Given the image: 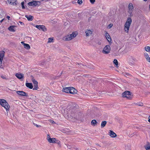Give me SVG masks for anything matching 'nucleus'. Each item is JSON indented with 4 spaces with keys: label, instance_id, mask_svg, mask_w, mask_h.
Here are the masks:
<instances>
[{
    "label": "nucleus",
    "instance_id": "72a5a7b5",
    "mask_svg": "<svg viewBox=\"0 0 150 150\" xmlns=\"http://www.w3.org/2000/svg\"><path fill=\"white\" fill-rule=\"evenodd\" d=\"M77 2L78 4H81L82 3V0H78Z\"/></svg>",
    "mask_w": 150,
    "mask_h": 150
},
{
    "label": "nucleus",
    "instance_id": "2f4dec72",
    "mask_svg": "<svg viewBox=\"0 0 150 150\" xmlns=\"http://www.w3.org/2000/svg\"><path fill=\"white\" fill-rule=\"evenodd\" d=\"M53 39L51 38H50L48 39V43H50L51 42H52V41H53Z\"/></svg>",
    "mask_w": 150,
    "mask_h": 150
},
{
    "label": "nucleus",
    "instance_id": "f8f14e48",
    "mask_svg": "<svg viewBox=\"0 0 150 150\" xmlns=\"http://www.w3.org/2000/svg\"><path fill=\"white\" fill-rule=\"evenodd\" d=\"M16 76L18 79H21L23 78L24 75L22 74L18 73L16 74Z\"/></svg>",
    "mask_w": 150,
    "mask_h": 150
},
{
    "label": "nucleus",
    "instance_id": "603ef678",
    "mask_svg": "<svg viewBox=\"0 0 150 150\" xmlns=\"http://www.w3.org/2000/svg\"><path fill=\"white\" fill-rule=\"evenodd\" d=\"M144 1H146L147 0H144Z\"/></svg>",
    "mask_w": 150,
    "mask_h": 150
},
{
    "label": "nucleus",
    "instance_id": "8fccbe9b",
    "mask_svg": "<svg viewBox=\"0 0 150 150\" xmlns=\"http://www.w3.org/2000/svg\"><path fill=\"white\" fill-rule=\"evenodd\" d=\"M21 42V43L23 45L24 43V42Z\"/></svg>",
    "mask_w": 150,
    "mask_h": 150
},
{
    "label": "nucleus",
    "instance_id": "1a4fd4ad",
    "mask_svg": "<svg viewBox=\"0 0 150 150\" xmlns=\"http://www.w3.org/2000/svg\"><path fill=\"white\" fill-rule=\"evenodd\" d=\"M109 134L112 138H115L117 136L116 134L111 130L109 131Z\"/></svg>",
    "mask_w": 150,
    "mask_h": 150
},
{
    "label": "nucleus",
    "instance_id": "f03ea898",
    "mask_svg": "<svg viewBox=\"0 0 150 150\" xmlns=\"http://www.w3.org/2000/svg\"><path fill=\"white\" fill-rule=\"evenodd\" d=\"M132 21L131 18H128L125 25L124 30L126 32H128Z\"/></svg>",
    "mask_w": 150,
    "mask_h": 150
},
{
    "label": "nucleus",
    "instance_id": "4be33fe9",
    "mask_svg": "<svg viewBox=\"0 0 150 150\" xmlns=\"http://www.w3.org/2000/svg\"><path fill=\"white\" fill-rule=\"evenodd\" d=\"M144 147L146 150H150V144L147 143L144 146Z\"/></svg>",
    "mask_w": 150,
    "mask_h": 150
},
{
    "label": "nucleus",
    "instance_id": "412c9836",
    "mask_svg": "<svg viewBox=\"0 0 150 150\" xmlns=\"http://www.w3.org/2000/svg\"><path fill=\"white\" fill-rule=\"evenodd\" d=\"M26 86L30 89H32L33 88L32 84L31 83H26L25 84Z\"/></svg>",
    "mask_w": 150,
    "mask_h": 150
},
{
    "label": "nucleus",
    "instance_id": "a878e982",
    "mask_svg": "<svg viewBox=\"0 0 150 150\" xmlns=\"http://www.w3.org/2000/svg\"><path fill=\"white\" fill-rule=\"evenodd\" d=\"M97 122L96 120H93L91 122V124L92 125L95 126L96 125Z\"/></svg>",
    "mask_w": 150,
    "mask_h": 150
},
{
    "label": "nucleus",
    "instance_id": "c03bdc74",
    "mask_svg": "<svg viewBox=\"0 0 150 150\" xmlns=\"http://www.w3.org/2000/svg\"><path fill=\"white\" fill-rule=\"evenodd\" d=\"M51 122L52 123H55V122H54V121H52V120L51 121Z\"/></svg>",
    "mask_w": 150,
    "mask_h": 150
},
{
    "label": "nucleus",
    "instance_id": "2eb2a0df",
    "mask_svg": "<svg viewBox=\"0 0 150 150\" xmlns=\"http://www.w3.org/2000/svg\"><path fill=\"white\" fill-rule=\"evenodd\" d=\"M25 17L27 18L28 21H32L33 18V16L31 15H26L25 16Z\"/></svg>",
    "mask_w": 150,
    "mask_h": 150
},
{
    "label": "nucleus",
    "instance_id": "f257e3e1",
    "mask_svg": "<svg viewBox=\"0 0 150 150\" xmlns=\"http://www.w3.org/2000/svg\"><path fill=\"white\" fill-rule=\"evenodd\" d=\"M0 104L6 109L7 111L9 110L10 106L5 100L0 99Z\"/></svg>",
    "mask_w": 150,
    "mask_h": 150
},
{
    "label": "nucleus",
    "instance_id": "3c124183",
    "mask_svg": "<svg viewBox=\"0 0 150 150\" xmlns=\"http://www.w3.org/2000/svg\"><path fill=\"white\" fill-rule=\"evenodd\" d=\"M149 9H150V4L149 6Z\"/></svg>",
    "mask_w": 150,
    "mask_h": 150
},
{
    "label": "nucleus",
    "instance_id": "cd10ccee",
    "mask_svg": "<svg viewBox=\"0 0 150 150\" xmlns=\"http://www.w3.org/2000/svg\"><path fill=\"white\" fill-rule=\"evenodd\" d=\"M113 62L116 65V67H117L118 65V62L117 60L116 59H114L113 61Z\"/></svg>",
    "mask_w": 150,
    "mask_h": 150
},
{
    "label": "nucleus",
    "instance_id": "6ab92c4d",
    "mask_svg": "<svg viewBox=\"0 0 150 150\" xmlns=\"http://www.w3.org/2000/svg\"><path fill=\"white\" fill-rule=\"evenodd\" d=\"M15 26L13 25L10 26L8 28V30L12 32H15V31L14 28Z\"/></svg>",
    "mask_w": 150,
    "mask_h": 150
},
{
    "label": "nucleus",
    "instance_id": "423d86ee",
    "mask_svg": "<svg viewBox=\"0 0 150 150\" xmlns=\"http://www.w3.org/2000/svg\"><path fill=\"white\" fill-rule=\"evenodd\" d=\"M76 108L75 107L72 108L69 110V112L71 113V116L72 117H74L76 119H77V117L75 116V114L76 113Z\"/></svg>",
    "mask_w": 150,
    "mask_h": 150
},
{
    "label": "nucleus",
    "instance_id": "4468645a",
    "mask_svg": "<svg viewBox=\"0 0 150 150\" xmlns=\"http://www.w3.org/2000/svg\"><path fill=\"white\" fill-rule=\"evenodd\" d=\"M69 93L71 94H74L76 93V90L73 87H70Z\"/></svg>",
    "mask_w": 150,
    "mask_h": 150
},
{
    "label": "nucleus",
    "instance_id": "c756f323",
    "mask_svg": "<svg viewBox=\"0 0 150 150\" xmlns=\"http://www.w3.org/2000/svg\"><path fill=\"white\" fill-rule=\"evenodd\" d=\"M145 50L147 52H150V47L149 46H146L145 47Z\"/></svg>",
    "mask_w": 150,
    "mask_h": 150
},
{
    "label": "nucleus",
    "instance_id": "de8ad7c7",
    "mask_svg": "<svg viewBox=\"0 0 150 150\" xmlns=\"http://www.w3.org/2000/svg\"><path fill=\"white\" fill-rule=\"evenodd\" d=\"M20 23H21V24L22 25H23V22H20Z\"/></svg>",
    "mask_w": 150,
    "mask_h": 150
},
{
    "label": "nucleus",
    "instance_id": "ea45409f",
    "mask_svg": "<svg viewBox=\"0 0 150 150\" xmlns=\"http://www.w3.org/2000/svg\"><path fill=\"white\" fill-rule=\"evenodd\" d=\"M1 77L4 79H6V78L5 77V76H3V75H2L1 76Z\"/></svg>",
    "mask_w": 150,
    "mask_h": 150
},
{
    "label": "nucleus",
    "instance_id": "f3484780",
    "mask_svg": "<svg viewBox=\"0 0 150 150\" xmlns=\"http://www.w3.org/2000/svg\"><path fill=\"white\" fill-rule=\"evenodd\" d=\"M57 140L54 138H53L50 139L48 141V142L50 143H55L56 142Z\"/></svg>",
    "mask_w": 150,
    "mask_h": 150
},
{
    "label": "nucleus",
    "instance_id": "4c0bfd02",
    "mask_svg": "<svg viewBox=\"0 0 150 150\" xmlns=\"http://www.w3.org/2000/svg\"><path fill=\"white\" fill-rule=\"evenodd\" d=\"M112 25H113L112 24H109L108 25L109 28H111L112 27Z\"/></svg>",
    "mask_w": 150,
    "mask_h": 150
},
{
    "label": "nucleus",
    "instance_id": "a19ab883",
    "mask_svg": "<svg viewBox=\"0 0 150 150\" xmlns=\"http://www.w3.org/2000/svg\"><path fill=\"white\" fill-rule=\"evenodd\" d=\"M130 59L131 60H133L134 61H135V58L133 57H131L130 58Z\"/></svg>",
    "mask_w": 150,
    "mask_h": 150
},
{
    "label": "nucleus",
    "instance_id": "aec40b11",
    "mask_svg": "<svg viewBox=\"0 0 150 150\" xmlns=\"http://www.w3.org/2000/svg\"><path fill=\"white\" fill-rule=\"evenodd\" d=\"M105 35L106 38V39L109 42L110 44L111 45V43H112L111 42V38H110V40H109L108 39V38H107V37H108V36H109V38H110V36L109 34L108 33H106L105 34Z\"/></svg>",
    "mask_w": 150,
    "mask_h": 150
},
{
    "label": "nucleus",
    "instance_id": "dca6fc26",
    "mask_svg": "<svg viewBox=\"0 0 150 150\" xmlns=\"http://www.w3.org/2000/svg\"><path fill=\"white\" fill-rule=\"evenodd\" d=\"M85 33L86 36H89L92 35V32L90 30H87L85 32Z\"/></svg>",
    "mask_w": 150,
    "mask_h": 150
},
{
    "label": "nucleus",
    "instance_id": "58836bf2",
    "mask_svg": "<svg viewBox=\"0 0 150 150\" xmlns=\"http://www.w3.org/2000/svg\"><path fill=\"white\" fill-rule=\"evenodd\" d=\"M90 2L92 3L93 4L95 1V0H90Z\"/></svg>",
    "mask_w": 150,
    "mask_h": 150
},
{
    "label": "nucleus",
    "instance_id": "37998d69",
    "mask_svg": "<svg viewBox=\"0 0 150 150\" xmlns=\"http://www.w3.org/2000/svg\"><path fill=\"white\" fill-rule=\"evenodd\" d=\"M5 19V18H3L1 20L0 22L1 23Z\"/></svg>",
    "mask_w": 150,
    "mask_h": 150
},
{
    "label": "nucleus",
    "instance_id": "39448f33",
    "mask_svg": "<svg viewBox=\"0 0 150 150\" xmlns=\"http://www.w3.org/2000/svg\"><path fill=\"white\" fill-rule=\"evenodd\" d=\"M110 46L109 45H107L103 48L102 52L104 54H108L110 52Z\"/></svg>",
    "mask_w": 150,
    "mask_h": 150
},
{
    "label": "nucleus",
    "instance_id": "ddd939ff",
    "mask_svg": "<svg viewBox=\"0 0 150 150\" xmlns=\"http://www.w3.org/2000/svg\"><path fill=\"white\" fill-rule=\"evenodd\" d=\"M28 4L30 6H33L34 5L35 6L38 4V1H33L29 2Z\"/></svg>",
    "mask_w": 150,
    "mask_h": 150
},
{
    "label": "nucleus",
    "instance_id": "20e7f679",
    "mask_svg": "<svg viewBox=\"0 0 150 150\" xmlns=\"http://www.w3.org/2000/svg\"><path fill=\"white\" fill-rule=\"evenodd\" d=\"M123 97H126L129 99H131L132 96L131 95V93L130 91H126L124 92L122 94Z\"/></svg>",
    "mask_w": 150,
    "mask_h": 150
},
{
    "label": "nucleus",
    "instance_id": "473e14b6",
    "mask_svg": "<svg viewBox=\"0 0 150 150\" xmlns=\"http://www.w3.org/2000/svg\"><path fill=\"white\" fill-rule=\"evenodd\" d=\"M21 6H22V8L23 9H24L25 8V7L24 6V2L23 1L21 2Z\"/></svg>",
    "mask_w": 150,
    "mask_h": 150
},
{
    "label": "nucleus",
    "instance_id": "7ed1b4c3",
    "mask_svg": "<svg viewBox=\"0 0 150 150\" xmlns=\"http://www.w3.org/2000/svg\"><path fill=\"white\" fill-rule=\"evenodd\" d=\"M77 35V33L75 32H73L71 34L68 35L67 36L64 37V39L66 41L71 40L75 38Z\"/></svg>",
    "mask_w": 150,
    "mask_h": 150
},
{
    "label": "nucleus",
    "instance_id": "e433bc0d",
    "mask_svg": "<svg viewBox=\"0 0 150 150\" xmlns=\"http://www.w3.org/2000/svg\"><path fill=\"white\" fill-rule=\"evenodd\" d=\"M137 105L140 106H143V103H138Z\"/></svg>",
    "mask_w": 150,
    "mask_h": 150
},
{
    "label": "nucleus",
    "instance_id": "09e8293b",
    "mask_svg": "<svg viewBox=\"0 0 150 150\" xmlns=\"http://www.w3.org/2000/svg\"><path fill=\"white\" fill-rule=\"evenodd\" d=\"M107 38H108V39L109 40H110V38H109V36H108V37H107Z\"/></svg>",
    "mask_w": 150,
    "mask_h": 150
},
{
    "label": "nucleus",
    "instance_id": "c9c22d12",
    "mask_svg": "<svg viewBox=\"0 0 150 150\" xmlns=\"http://www.w3.org/2000/svg\"><path fill=\"white\" fill-rule=\"evenodd\" d=\"M33 124L35 126H36L37 127H40L41 126L40 125H38L36 124L33 122Z\"/></svg>",
    "mask_w": 150,
    "mask_h": 150
},
{
    "label": "nucleus",
    "instance_id": "b1692460",
    "mask_svg": "<svg viewBox=\"0 0 150 150\" xmlns=\"http://www.w3.org/2000/svg\"><path fill=\"white\" fill-rule=\"evenodd\" d=\"M23 45L24 47L27 50H29L30 48V47L29 45L28 44L24 43Z\"/></svg>",
    "mask_w": 150,
    "mask_h": 150
},
{
    "label": "nucleus",
    "instance_id": "7c9ffc66",
    "mask_svg": "<svg viewBox=\"0 0 150 150\" xmlns=\"http://www.w3.org/2000/svg\"><path fill=\"white\" fill-rule=\"evenodd\" d=\"M34 88H33V90H37L38 88V84L34 85Z\"/></svg>",
    "mask_w": 150,
    "mask_h": 150
},
{
    "label": "nucleus",
    "instance_id": "0eeeda50",
    "mask_svg": "<svg viewBox=\"0 0 150 150\" xmlns=\"http://www.w3.org/2000/svg\"><path fill=\"white\" fill-rule=\"evenodd\" d=\"M35 27L39 30H41L44 32H45L47 31V29L44 25H36Z\"/></svg>",
    "mask_w": 150,
    "mask_h": 150
},
{
    "label": "nucleus",
    "instance_id": "a18cd8bd",
    "mask_svg": "<svg viewBox=\"0 0 150 150\" xmlns=\"http://www.w3.org/2000/svg\"><path fill=\"white\" fill-rule=\"evenodd\" d=\"M149 121L150 122V116L149 117Z\"/></svg>",
    "mask_w": 150,
    "mask_h": 150
},
{
    "label": "nucleus",
    "instance_id": "bb28decb",
    "mask_svg": "<svg viewBox=\"0 0 150 150\" xmlns=\"http://www.w3.org/2000/svg\"><path fill=\"white\" fill-rule=\"evenodd\" d=\"M10 3L13 5H16L17 0H10Z\"/></svg>",
    "mask_w": 150,
    "mask_h": 150
},
{
    "label": "nucleus",
    "instance_id": "6e6552de",
    "mask_svg": "<svg viewBox=\"0 0 150 150\" xmlns=\"http://www.w3.org/2000/svg\"><path fill=\"white\" fill-rule=\"evenodd\" d=\"M5 52L4 51L0 52V67L2 66V61L3 60V57L4 56Z\"/></svg>",
    "mask_w": 150,
    "mask_h": 150
},
{
    "label": "nucleus",
    "instance_id": "49530a36",
    "mask_svg": "<svg viewBox=\"0 0 150 150\" xmlns=\"http://www.w3.org/2000/svg\"><path fill=\"white\" fill-rule=\"evenodd\" d=\"M68 150H79V149H74V150H73V149L71 150L70 149H69Z\"/></svg>",
    "mask_w": 150,
    "mask_h": 150
},
{
    "label": "nucleus",
    "instance_id": "9b49d317",
    "mask_svg": "<svg viewBox=\"0 0 150 150\" xmlns=\"http://www.w3.org/2000/svg\"><path fill=\"white\" fill-rule=\"evenodd\" d=\"M16 93L17 94L22 96H28L27 95H26V93L24 91H17Z\"/></svg>",
    "mask_w": 150,
    "mask_h": 150
},
{
    "label": "nucleus",
    "instance_id": "a211bd4d",
    "mask_svg": "<svg viewBox=\"0 0 150 150\" xmlns=\"http://www.w3.org/2000/svg\"><path fill=\"white\" fill-rule=\"evenodd\" d=\"M70 87H65L63 88V91L66 93H69Z\"/></svg>",
    "mask_w": 150,
    "mask_h": 150
},
{
    "label": "nucleus",
    "instance_id": "393cba45",
    "mask_svg": "<svg viewBox=\"0 0 150 150\" xmlns=\"http://www.w3.org/2000/svg\"><path fill=\"white\" fill-rule=\"evenodd\" d=\"M106 123L107 122L106 121H102L101 125V127L102 128L104 127Z\"/></svg>",
    "mask_w": 150,
    "mask_h": 150
},
{
    "label": "nucleus",
    "instance_id": "79ce46f5",
    "mask_svg": "<svg viewBox=\"0 0 150 150\" xmlns=\"http://www.w3.org/2000/svg\"><path fill=\"white\" fill-rule=\"evenodd\" d=\"M6 18L8 19L9 20H10V17L9 16H7L6 17Z\"/></svg>",
    "mask_w": 150,
    "mask_h": 150
},
{
    "label": "nucleus",
    "instance_id": "f704fd0d",
    "mask_svg": "<svg viewBox=\"0 0 150 150\" xmlns=\"http://www.w3.org/2000/svg\"><path fill=\"white\" fill-rule=\"evenodd\" d=\"M51 138L50 137V136L49 134H47V140L48 141L50 139H51Z\"/></svg>",
    "mask_w": 150,
    "mask_h": 150
},
{
    "label": "nucleus",
    "instance_id": "9d476101",
    "mask_svg": "<svg viewBox=\"0 0 150 150\" xmlns=\"http://www.w3.org/2000/svg\"><path fill=\"white\" fill-rule=\"evenodd\" d=\"M128 9L129 12L130 14L132 13L133 9V6L132 4H129L128 6Z\"/></svg>",
    "mask_w": 150,
    "mask_h": 150
},
{
    "label": "nucleus",
    "instance_id": "c85d7f7f",
    "mask_svg": "<svg viewBox=\"0 0 150 150\" xmlns=\"http://www.w3.org/2000/svg\"><path fill=\"white\" fill-rule=\"evenodd\" d=\"M32 80L33 82V83L34 85L38 84V82L36 81L34 78H32Z\"/></svg>",
    "mask_w": 150,
    "mask_h": 150
},
{
    "label": "nucleus",
    "instance_id": "864d4df0",
    "mask_svg": "<svg viewBox=\"0 0 150 150\" xmlns=\"http://www.w3.org/2000/svg\"><path fill=\"white\" fill-rule=\"evenodd\" d=\"M59 142H59V141L58 142V144H59Z\"/></svg>",
    "mask_w": 150,
    "mask_h": 150
},
{
    "label": "nucleus",
    "instance_id": "5701e85b",
    "mask_svg": "<svg viewBox=\"0 0 150 150\" xmlns=\"http://www.w3.org/2000/svg\"><path fill=\"white\" fill-rule=\"evenodd\" d=\"M144 56L147 61L148 62H150V58L149 57L148 54L147 53H145Z\"/></svg>",
    "mask_w": 150,
    "mask_h": 150
}]
</instances>
